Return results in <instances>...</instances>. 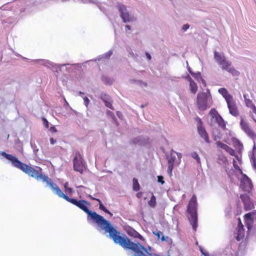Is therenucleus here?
<instances>
[{"label": "nucleus", "instance_id": "nucleus-29", "mask_svg": "<svg viewBox=\"0 0 256 256\" xmlns=\"http://www.w3.org/2000/svg\"><path fill=\"white\" fill-rule=\"evenodd\" d=\"M101 80L106 86H112L114 82V80L113 78L104 74L102 75Z\"/></svg>", "mask_w": 256, "mask_h": 256}, {"label": "nucleus", "instance_id": "nucleus-17", "mask_svg": "<svg viewBox=\"0 0 256 256\" xmlns=\"http://www.w3.org/2000/svg\"><path fill=\"white\" fill-rule=\"evenodd\" d=\"M232 164H233V166L234 168V170L236 172V171L240 173V174L241 175L242 177H241L240 179H239V181L242 184L243 181L244 180H248V178L249 177L246 175V174L242 172V168L238 165L236 161V160L234 158H233Z\"/></svg>", "mask_w": 256, "mask_h": 256}, {"label": "nucleus", "instance_id": "nucleus-4", "mask_svg": "<svg viewBox=\"0 0 256 256\" xmlns=\"http://www.w3.org/2000/svg\"><path fill=\"white\" fill-rule=\"evenodd\" d=\"M198 205L196 196L193 194L186 206V213L194 232H196L198 226Z\"/></svg>", "mask_w": 256, "mask_h": 256}, {"label": "nucleus", "instance_id": "nucleus-32", "mask_svg": "<svg viewBox=\"0 0 256 256\" xmlns=\"http://www.w3.org/2000/svg\"><path fill=\"white\" fill-rule=\"evenodd\" d=\"M240 126L241 129L246 133L251 128L248 122H245L244 118L241 116Z\"/></svg>", "mask_w": 256, "mask_h": 256}, {"label": "nucleus", "instance_id": "nucleus-16", "mask_svg": "<svg viewBox=\"0 0 256 256\" xmlns=\"http://www.w3.org/2000/svg\"><path fill=\"white\" fill-rule=\"evenodd\" d=\"M197 132L200 136L204 140L206 144H210L212 142L204 126L197 128Z\"/></svg>", "mask_w": 256, "mask_h": 256}, {"label": "nucleus", "instance_id": "nucleus-23", "mask_svg": "<svg viewBox=\"0 0 256 256\" xmlns=\"http://www.w3.org/2000/svg\"><path fill=\"white\" fill-rule=\"evenodd\" d=\"M123 230L126 233L128 236L130 238H133L136 232V230L132 226L126 224L123 226Z\"/></svg>", "mask_w": 256, "mask_h": 256}, {"label": "nucleus", "instance_id": "nucleus-61", "mask_svg": "<svg viewBox=\"0 0 256 256\" xmlns=\"http://www.w3.org/2000/svg\"><path fill=\"white\" fill-rule=\"evenodd\" d=\"M157 182L162 186L164 185L165 184L164 176L162 175L158 176H157Z\"/></svg>", "mask_w": 256, "mask_h": 256}, {"label": "nucleus", "instance_id": "nucleus-21", "mask_svg": "<svg viewBox=\"0 0 256 256\" xmlns=\"http://www.w3.org/2000/svg\"><path fill=\"white\" fill-rule=\"evenodd\" d=\"M218 146H220V148L224 150L226 152H228L231 156L233 155L236 156V150L228 146V145L223 143L222 142H219Z\"/></svg>", "mask_w": 256, "mask_h": 256}, {"label": "nucleus", "instance_id": "nucleus-9", "mask_svg": "<svg viewBox=\"0 0 256 256\" xmlns=\"http://www.w3.org/2000/svg\"><path fill=\"white\" fill-rule=\"evenodd\" d=\"M73 170L74 172H78L81 174H83L85 171L90 172L87 166L86 162L84 158H81L80 160L72 161Z\"/></svg>", "mask_w": 256, "mask_h": 256}, {"label": "nucleus", "instance_id": "nucleus-41", "mask_svg": "<svg viewBox=\"0 0 256 256\" xmlns=\"http://www.w3.org/2000/svg\"><path fill=\"white\" fill-rule=\"evenodd\" d=\"M254 144L252 146V150L248 153L249 158H256V144L254 141Z\"/></svg>", "mask_w": 256, "mask_h": 256}, {"label": "nucleus", "instance_id": "nucleus-64", "mask_svg": "<svg viewBox=\"0 0 256 256\" xmlns=\"http://www.w3.org/2000/svg\"><path fill=\"white\" fill-rule=\"evenodd\" d=\"M252 168L256 171V158H250Z\"/></svg>", "mask_w": 256, "mask_h": 256}, {"label": "nucleus", "instance_id": "nucleus-47", "mask_svg": "<svg viewBox=\"0 0 256 256\" xmlns=\"http://www.w3.org/2000/svg\"><path fill=\"white\" fill-rule=\"evenodd\" d=\"M225 100L227 103V105H228V104H230L234 102H236L233 98V96L232 94H230L229 92L226 94V96L224 97Z\"/></svg>", "mask_w": 256, "mask_h": 256}, {"label": "nucleus", "instance_id": "nucleus-26", "mask_svg": "<svg viewBox=\"0 0 256 256\" xmlns=\"http://www.w3.org/2000/svg\"><path fill=\"white\" fill-rule=\"evenodd\" d=\"M243 218L244 220H248L254 222L256 220V210H253L250 212L245 214Z\"/></svg>", "mask_w": 256, "mask_h": 256}, {"label": "nucleus", "instance_id": "nucleus-6", "mask_svg": "<svg viewBox=\"0 0 256 256\" xmlns=\"http://www.w3.org/2000/svg\"><path fill=\"white\" fill-rule=\"evenodd\" d=\"M128 144L131 146H138L144 147L148 150L152 149V140L148 136L139 135L130 138Z\"/></svg>", "mask_w": 256, "mask_h": 256}, {"label": "nucleus", "instance_id": "nucleus-46", "mask_svg": "<svg viewBox=\"0 0 256 256\" xmlns=\"http://www.w3.org/2000/svg\"><path fill=\"white\" fill-rule=\"evenodd\" d=\"M192 76L197 82L203 76L200 72H194L191 74Z\"/></svg>", "mask_w": 256, "mask_h": 256}, {"label": "nucleus", "instance_id": "nucleus-31", "mask_svg": "<svg viewBox=\"0 0 256 256\" xmlns=\"http://www.w3.org/2000/svg\"><path fill=\"white\" fill-rule=\"evenodd\" d=\"M129 82L130 84H136L138 86H140L141 87L143 86L144 87H147L148 86V84L146 82H144L142 80H136L134 78H130L129 80Z\"/></svg>", "mask_w": 256, "mask_h": 256}, {"label": "nucleus", "instance_id": "nucleus-30", "mask_svg": "<svg viewBox=\"0 0 256 256\" xmlns=\"http://www.w3.org/2000/svg\"><path fill=\"white\" fill-rule=\"evenodd\" d=\"M218 151L220 152V154L218 155V160L222 161L224 166H228L229 162L227 157L223 154L221 150H218Z\"/></svg>", "mask_w": 256, "mask_h": 256}, {"label": "nucleus", "instance_id": "nucleus-51", "mask_svg": "<svg viewBox=\"0 0 256 256\" xmlns=\"http://www.w3.org/2000/svg\"><path fill=\"white\" fill-rule=\"evenodd\" d=\"M83 100H84V104L86 108V114H87V116H88V106L90 104V100L88 98V97L86 96H84V97H83Z\"/></svg>", "mask_w": 256, "mask_h": 256}, {"label": "nucleus", "instance_id": "nucleus-50", "mask_svg": "<svg viewBox=\"0 0 256 256\" xmlns=\"http://www.w3.org/2000/svg\"><path fill=\"white\" fill-rule=\"evenodd\" d=\"M208 124L212 128L211 134H212V132L214 134H216L217 132L220 130L219 128L215 126L214 123L212 122V120H211L210 122H208Z\"/></svg>", "mask_w": 256, "mask_h": 256}, {"label": "nucleus", "instance_id": "nucleus-5", "mask_svg": "<svg viewBox=\"0 0 256 256\" xmlns=\"http://www.w3.org/2000/svg\"><path fill=\"white\" fill-rule=\"evenodd\" d=\"M200 88L202 91L197 94L196 104L199 110L204 112L211 106L212 104V96L209 88H207L206 92H204L201 86Z\"/></svg>", "mask_w": 256, "mask_h": 256}, {"label": "nucleus", "instance_id": "nucleus-15", "mask_svg": "<svg viewBox=\"0 0 256 256\" xmlns=\"http://www.w3.org/2000/svg\"><path fill=\"white\" fill-rule=\"evenodd\" d=\"M232 62L231 61L228 62L226 66H221L222 70H225L230 74L232 76H238L240 75V72L236 70L234 66H231Z\"/></svg>", "mask_w": 256, "mask_h": 256}, {"label": "nucleus", "instance_id": "nucleus-57", "mask_svg": "<svg viewBox=\"0 0 256 256\" xmlns=\"http://www.w3.org/2000/svg\"><path fill=\"white\" fill-rule=\"evenodd\" d=\"M211 134H212V136L213 140L216 142V147L218 148H220V146H218V142H222L220 141V140H218L219 139L218 136H216V134H214L213 132Z\"/></svg>", "mask_w": 256, "mask_h": 256}, {"label": "nucleus", "instance_id": "nucleus-49", "mask_svg": "<svg viewBox=\"0 0 256 256\" xmlns=\"http://www.w3.org/2000/svg\"><path fill=\"white\" fill-rule=\"evenodd\" d=\"M246 134L253 140L256 138V133L252 128H250Z\"/></svg>", "mask_w": 256, "mask_h": 256}, {"label": "nucleus", "instance_id": "nucleus-39", "mask_svg": "<svg viewBox=\"0 0 256 256\" xmlns=\"http://www.w3.org/2000/svg\"><path fill=\"white\" fill-rule=\"evenodd\" d=\"M161 242H166L169 246L170 248H171L172 246H174V244H173V242L172 238L167 236H162V237H161Z\"/></svg>", "mask_w": 256, "mask_h": 256}, {"label": "nucleus", "instance_id": "nucleus-40", "mask_svg": "<svg viewBox=\"0 0 256 256\" xmlns=\"http://www.w3.org/2000/svg\"><path fill=\"white\" fill-rule=\"evenodd\" d=\"M30 147L32 148L33 150L34 154L35 156L37 158L41 160V159H40L38 156V148H37L35 142H32V140H30Z\"/></svg>", "mask_w": 256, "mask_h": 256}, {"label": "nucleus", "instance_id": "nucleus-11", "mask_svg": "<svg viewBox=\"0 0 256 256\" xmlns=\"http://www.w3.org/2000/svg\"><path fill=\"white\" fill-rule=\"evenodd\" d=\"M98 99H100L104 104L106 108L114 110V108L112 106L114 100L112 97L108 93L105 92H102L98 96Z\"/></svg>", "mask_w": 256, "mask_h": 256}, {"label": "nucleus", "instance_id": "nucleus-13", "mask_svg": "<svg viewBox=\"0 0 256 256\" xmlns=\"http://www.w3.org/2000/svg\"><path fill=\"white\" fill-rule=\"evenodd\" d=\"M186 74V75H182L181 78L189 82V90L191 94H195L198 90V85L187 72Z\"/></svg>", "mask_w": 256, "mask_h": 256}, {"label": "nucleus", "instance_id": "nucleus-48", "mask_svg": "<svg viewBox=\"0 0 256 256\" xmlns=\"http://www.w3.org/2000/svg\"><path fill=\"white\" fill-rule=\"evenodd\" d=\"M240 198L243 204L250 200L251 198L249 197V196L247 194L243 193L240 194Z\"/></svg>", "mask_w": 256, "mask_h": 256}, {"label": "nucleus", "instance_id": "nucleus-55", "mask_svg": "<svg viewBox=\"0 0 256 256\" xmlns=\"http://www.w3.org/2000/svg\"><path fill=\"white\" fill-rule=\"evenodd\" d=\"M132 239L136 240H140L142 242H146L145 238L138 232H136V234H135V235Z\"/></svg>", "mask_w": 256, "mask_h": 256}, {"label": "nucleus", "instance_id": "nucleus-22", "mask_svg": "<svg viewBox=\"0 0 256 256\" xmlns=\"http://www.w3.org/2000/svg\"><path fill=\"white\" fill-rule=\"evenodd\" d=\"M14 149L18 152H19L22 154L24 156V144L22 141L18 138H17L14 140Z\"/></svg>", "mask_w": 256, "mask_h": 256}, {"label": "nucleus", "instance_id": "nucleus-19", "mask_svg": "<svg viewBox=\"0 0 256 256\" xmlns=\"http://www.w3.org/2000/svg\"><path fill=\"white\" fill-rule=\"evenodd\" d=\"M232 141L233 142L234 146L236 148L238 153L242 154V150L244 149L242 142L237 138L232 137Z\"/></svg>", "mask_w": 256, "mask_h": 256}, {"label": "nucleus", "instance_id": "nucleus-35", "mask_svg": "<svg viewBox=\"0 0 256 256\" xmlns=\"http://www.w3.org/2000/svg\"><path fill=\"white\" fill-rule=\"evenodd\" d=\"M116 6L120 12V16L128 12L126 6L122 2H118Z\"/></svg>", "mask_w": 256, "mask_h": 256}, {"label": "nucleus", "instance_id": "nucleus-10", "mask_svg": "<svg viewBox=\"0 0 256 256\" xmlns=\"http://www.w3.org/2000/svg\"><path fill=\"white\" fill-rule=\"evenodd\" d=\"M247 180H244L242 183H240L239 188L245 194H247L249 197L252 196V190L254 187L252 180L249 178Z\"/></svg>", "mask_w": 256, "mask_h": 256}, {"label": "nucleus", "instance_id": "nucleus-37", "mask_svg": "<svg viewBox=\"0 0 256 256\" xmlns=\"http://www.w3.org/2000/svg\"><path fill=\"white\" fill-rule=\"evenodd\" d=\"M144 256H152V254L154 252V249L153 248L149 245H147L146 246L144 245Z\"/></svg>", "mask_w": 256, "mask_h": 256}, {"label": "nucleus", "instance_id": "nucleus-2", "mask_svg": "<svg viewBox=\"0 0 256 256\" xmlns=\"http://www.w3.org/2000/svg\"><path fill=\"white\" fill-rule=\"evenodd\" d=\"M76 192L78 198L69 196L64 194V192L57 185L53 193L82 210L87 215L88 222L95 226L98 231L100 230L109 220L97 213L94 210L90 208L92 206L91 202L83 198L80 190H77Z\"/></svg>", "mask_w": 256, "mask_h": 256}, {"label": "nucleus", "instance_id": "nucleus-52", "mask_svg": "<svg viewBox=\"0 0 256 256\" xmlns=\"http://www.w3.org/2000/svg\"><path fill=\"white\" fill-rule=\"evenodd\" d=\"M218 92L224 98L225 96H226L228 94V91L226 88L223 87L218 88Z\"/></svg>", "mask_w": 256, "mask_h": 256}, {"label": "nucleus", "instance_id": "nucleus-62", "mask_svg": "<svg viewBox=\"0 0 256 256\" xmlns=\"http://www.w3.org/2000/svg\"><path fill=\"white\" fill-rule=\"evenodd\" d=\"M174 166L172 165H168L167 174L170 177H172V170Z\"/></svg>", "mask_w": 256, "mask_h": 256}, {"label": "nucleus", "instance_id": "nucleus-24", "mask_svg": "<svg viewBox=\"0 0 256 256\" xmlns=\"http://www.w3.org/2000/svg\"><path fill=\"white\" fill-rule=\"evenodd\" d=\"M236 235L234 236L236 240L238 242H240L244 238L245 229L244 226L236 228Z\"/></svg>", "mask_w": 256, "mask_h": 256}, {"label": "nucleus", "instance_id": "nucleus-33", "mask_svg": "<svg viewBox=\"0 0 256 256\" xmlns=\"http://www.w3.org/2000/svg\"><path fill=\"white\" fill-rule=\"evenodd\" d=\"M100 10L106 16V18L108 19V20L112 22L113 28H114V34L116 35V30L115 27V26L112 22V18L110 16V14L108 12V10H107L105 7L103 6L102 8H101Z\"/></svg>", "mask_w": 256, "mask_h": 256}, {"label": "nucleus", "instance_id": "nucleus-42", "mask_svg": "<svg viewBox=\"0 0 256 256\" xmlns=\"http://www.w3.org/2000/svg\"><path fill=\"white\" fill-rule=\"evenodd\" d=\"M190 156L192 158L196 160L198 164H201L200 158L197 152H192L190 154Z\"/></svg>", "mask_w": 256, "mask_h": 256}, {"label": "nucleus", "instance_id": "nucleus-3", "mask_svg": "<svg viewBox=\"0 0 256 256\" xmlns=\"http://www.w3.org/2000/svg\"><path fill=\"white\" fill-rule=\"evenodd\" d=\"M24 174L34 178L37 181L41 180L42 182H46V187H48L54 192L57 184L54 182L52 180L42 172V168L38 166H34L22 162L20 168Z\"/></svg>", "mask_w": 256, "mask_h": 256}, {"label": "nucleus", "instance_id": "nucleus-20", "mask_svg": "<svg viewBox=\"0 0 256 256\" xmlns=\"http://www.w3.org/2000/svg\"><path fill=\"white\" fill-rule=\"evenodd\" d=\"M228 108L229 110V113L232 116L235 117H237L239 116L240 113L236 102H232L230 104H228Z\"/></svg>", "mask_w": 256, "mask_h": 256}, {"label": "nucleus", "instance_id": "nucleus-36", "mask_svg": "<svg viewBox=\"0 0 256 256\" xmlns=\"http://www.w3.org/2000/svg\"><path fill=\"white\" fill-rule=\"evenodd\" d=\"M148 204L152 208H155L156 207L157 205L156 198L153 193H152L150 200L148 201Z\"/></svg>", "mask_w": 256, "mask_h": 256}, {"label": "nucleus", "instance_id": "nucleus-59", "mask_svg": "<svg viewBox=\"0 0 256 256\" xmlns=\"http://www.w3.org/2000/svg\"><path fill=\"white\" fill-rule=\"evenodd\" d=\"M74 193V190L73 188L70 187L64 190V194H66L69 196H72Z\"/></svg>", "mask_w": 256, "mask_h": 256}, {"label": "nucleus", "instance_id": "nucleus-60", "mask_svg": "<svg viewBox=\"0 0 256 256\" xmlns=\"http://www.w3.org/2000/svg\"><path fill=\"white\" fill-rule=\"evenodd\" d=\"M232 206H231L230 204V203L228 204V206L224 210L226 217H228L230 215L231 212H232Z\"/></svg>", "mask_w": 256, "mask_h": 256}, {"label": "nucleus", "instance_id": "nucleus-27", "mask_svg": "<svg viewBox=\"0 0 256 256\" xmlns=\"http://www.w3.org/2000/svg\"><path fill=\"white\" fill-rule=\"evenodd\" d=\"M132 188L133 192H138L142 189L138 180L136 178L134 177L132 178Z\"/></svg>", "mask_w": 256, "mask_h": 256}, {"label": "nucleus", "instance_id": "nucleus-1", "mask_svg": "<svg viewBox=\"0 0 256 256\" xmlns=\"http://www.w3.org/2000/svg\"><path fill=\"white\" fill-rule=\"evenodd\" d=\"M112 240L114 243L120 246L130 256H144V244L140 241L130 238L118 229L116 225L108 220L99 230Z\"/></svg>", "mask_w": 256, "mask_h": 256}, {"label": "nucleus", "instance_id": "nucleus-14", "mask_svg": "<svg viewBox=\"0 0 256 256\" xmlns=\"http://www.w3.org/2000/svg\"><path fill=\"white\" fill-rule=\"evenodd\" d=\"M214 58L215 62L221 67L226 66L228 62L230 60H228L223 52H220L214 50Z\"/></svg>", "mask_w": 256, "mask_h": 256}, {"label": "nucleus", "instance_id": "nucleus-38", "mask_svg": "<svg viewBox=\"0 0 256 256\" xmlns=\"http://www.w3.org/2000/svg\"><path fill=\"white\" fill-rule=\"evenodd\" d=\"M166 156L168 162V165H172V166H174V164L176 161V156L173 154L169 156L168 154H166Z\"/></svg>", "mask_w": 256, "mask_h": 256}, {"label": "nucleus", "instance_id": "nucleus-54", "mask_svg": "<svg viewBox=\"0 0 256 256\" xmlns=\"http://www.w3.org/2000/svg\"><path fill=\"white\" fill-rule=\"evenodd\" d=\"M160 223L164 228H166L168 230H170V224L166 220L164 219V216L163 217V219L162 220H160Z\"/></svg>", "mask_w": 256, "mask_h": 256}, {"label": "nucleus", "instance_id": "nucleus-18", "mask_svg": "<svg viewBox=\"0 0 256 256\" xmlns=\"http://www.w3.org/2000/svg\"><path fill=\"white\" fill-rule=\"evenodd\" d=\"M123 23L128 24V22L136 21L137 18L133 14H130L128 11L125 12L120 16Z\"/></svg>", "mask_w": 256, "mask_h": 256}, {"label": "nucleus", "instance_id": "nucleus-58", "mask_svg": "<svg viewBox=\"0 0 256 256\" xmlns=\"http://www.w3.org/2000/svg\"><path fill=\"white\" fill-rule=\"evenodd\" d=\"M224 167L225 169L228 177L230 176H232L234 175V170L232 168L230 170L227 166H224Z\"/></svg>", "mask_w": 256, "mask_h": 256}, {"label": "nucleus", "instance_id": "nucleus-25", "mask_svg": "<svg viewBox=\"0 0 256 256\" xmlns=\"http://www.w3.org/2000/svg\"><path fill=\"white\" fill-rule=\"evenodd\" d=\"M113 54V50L110 49L107 52H105L102 54H100L97 57L94 58V62H100L101 60H109L110 56Z\"/></svg>", "mask_w": 256, "mask_h": 256}, {"label": "nucleus", "instance_id": "nucleus-45", "mask_svg": "<svg viewBox=\"0 0 256 256\" xmlns=\"http://www.w3.org/2000/svg\"><path fill=\"white\" fill-rule=\"evenodd\" d=\"M209 114L211 116V120H213V119L216 117V116L220 114L218 111L216 110V108H212L209 112Z\"/></svg>", "mask_w": 256, "mask_h": 256}, {"label": "nucleus", "instance_id": "nucleus-34", "mask_svg": "<svg viewBox=\"0 0 256 256\" xmlns=\"http://www.w3.org/2000/svg\"><path fill=\"white\" fill-rule=\"evenodd\" d=\"M236 210L234 212L235 216H238L241 214L242 212L241 202L239 198H237L236 200Z\"/></svg>", "mask_w": 256, "mask_h": 256}, {"label": "nucleus", "instance_id": "nucleus-43", "mask_svg": "<svg viewBox=\"0 0 256 256\" xmlns=\"http://www.w3.org/2000/svg\"><path fill=\"white\" fill-rule=\"evenodd\" d=\"M40 119L42 121V124L44 126V128L46 129H48L49 128L50 126L52 124L48 121L47 118L44 116H42L40 117Z\"/></svg>", "mask_w": 256, "mask_h": 256}, {"label": "nucleus", "instance_id": "nucleus-7", "mask_svg": "<svg viewBox=\"0 0 256 256\" xmlns=\"http://www.w3.org/2000/svg\"><path fill=\"white\" fill-rule=\"evenodd\" d=\"M8 152V150H3L2 153H0L1 154L0 160L3 162L6 160V164H11L13 167L19 169L22 162L16 154H8L7 152Z\"/></svg>", "mask_w": 256, "mask_h": 256}, {"label": "nucleus", "instance_id": "nucleus-12", "mask_svg": "<svg viewBox=\"0 0 256 256\" xmlns=\"http://www.w3.org/2000/svg\"><path fill=\"white\" fill-rule=\"evenodd\" d=\"M244 221L245 226L248 229L245 238V241L247 242L250 236L256 234V224H254V222L246 220H244Z\"/></svg>", "mask_w": 256, "mask_h": 256}, {"label": "nucleus", "instance_id": "nucleus-56", "mask_svg": "<svg viewBox=\"0 0 256 256\" xmlns=\"http://www.w3.org/2000/svg\"><path fill=\"white\" fill-rule=\"evenodd\" d=\"M3 60L2 61L3 62H6V63H12L13 62H14L15 60H16V58L10 57V58H6V56H3Z\"/></svg>", "mask_w": 256, "mask_h": 256}, {"label": "nucleus", "instance_id": "nucleus-28", "mask_svg": "<svg viewBox=\"0 0 256 256\" xmlns=\"http://www.w3.org/2000/svg\"><path fill=\"white\" fill-rule=\"evenodd\" d=\"M244 204V210L246 212L252 210L254 208V200L251 198L248 201L246 202Z\"/></svg>", "mask_w": 256, "mask_h": 256}, {"label": "nucleus", "instance_id": "nucleus-63", "mask_svg": "<svg viewBox=\"0 0 256 256\" xmlns=\"http://www.w3.org/2000/svg\"><path fill=\"white\" fill-rule=\"evenodd\" d=\"M245 102L246 106L248 108H252V107L254 106V104H253L252 100H250V98H248Z\"/></svg>", "mask_w": 256, "mask_h": 256}, {"label": "nucleus", "instance_id": "nucleus-8", "mask_svg": "<svg viewBox=\"0 0 256 256\" xmlns=\"http://www.w3.org/2000/svg\"><path fill=\"white\" fill-rule=\"evenodd\" d=\"M35 60L38 62L40 64L48 68L56 69V71L58 70L62 72L63 71L62 68H65V70L66 72L68 73L72 72V70L70 68L66 67L67 66L70 65V64L68 63L59 64L47 60L36 59Z\"/></svg>", "mask_w": 256, "mask_h": 256}, {"label": "nucleus", "instance_id": "nucleus-44", "mask_svg": "<svg viewBox=\"0 0 256 256\" xmlns=\"http://www.w3.org/2000/svg\"><path fill=\"white\" fill-rule=\"evenodd\" d=\"M213 120V122L217 124L218 126L226 121L220 114H218V116H216V117L214 118Z\"/></svg>", "mask_w": 256, "mask_h": 256}, {"label": "nucleus", "instance_id": "nucleus-53", "mask_svg": "<svg viewBox=\"0 0 256 256\" xmlns=\"http://www.w3.org/2000/svg\"><path fill=\"white\" fill-rule=\"evenodd\" d=\"M152 234L156 236L157 240H161V237H162L164 234L162 232L157 230L156 231H152Z\"/></svg>", "mask_w": 256, "mask_h": 256}]
</instances>
